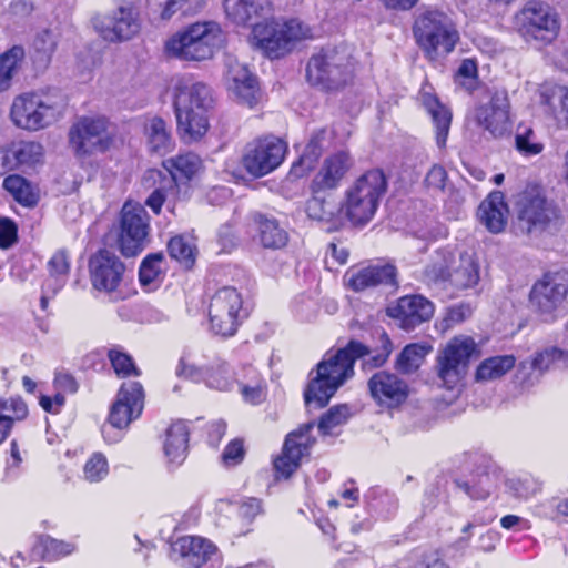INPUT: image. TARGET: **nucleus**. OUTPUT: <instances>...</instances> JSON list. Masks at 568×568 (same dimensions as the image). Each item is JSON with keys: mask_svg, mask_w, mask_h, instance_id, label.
I'll return each instance as SVG.
<instances>
[{"mask_svg": "<svg viewBox=\"0 0 568 568\" xmlns=\"http://www.w3.org/2000/svg\"><path fill=\"white\" fill-rule=\"evenodd\" d=\"M369 354V349L357 341H351L344 348L317 364V375L304 394L306 404L315 403L324 407L336 390L354 374V363Z\"/></svg>", "mask_w": 568, "mask_h": 568, "instance_id": "f257e3e1", "label": "nucleus"}, {"mask_svg": "<svg viewBox=\"0 0 568 568\" xmlns=\"http://www.w3.org/2000/svg\"><path fill=\"white\" fill-rule=\"evenodd\" d=\"M212 90L202 82L182 85L174 99L176 128L184 143L200 141L209 130V112L213 108Z\"/></svg>", "mask_w": 568, "mask_h": 568, "instance_id": "f03ea898", "label": "nucleus"}, {"mask_svg": "<svg viewBox=\"0 0 568 568\" xmlns=\"http://www.w3.org/2000/svg\"><path fill=\"white\" fill-rule=\"evenodd\" d=\"M413 34L425 58L432 62L445 59L459 41L452 19L437 9H425L415 19Z\"/></svg>", "mask_w": 568, "mask_h": 568, "instance_id": "7ed1b4c3", "label": "nucleus"}, {"mask_svg": "<svg viewBox=\"0 0 568 568\" xmlns=\"http://www.w3.org/2000/svg\"><path fill=\"white\" fill-rule=\"evenodd\" d=\"M223 43L224 36L216 23L197 22L174 33L165 43V52L182 61H204L211 59Z\"/></svg>", "mask_w": 568, "mask_h": 568, "instance_id": "20e7f679", "label": "nucleus"}, {"mask_svg": "<svg viewBox=\"0 0 568 568\" xmlns=\"http://www.w3.org/2000/svg\"><path fill=\"white\" fill-rule=\"evenodd\" d=\"M65 102L59 94L24 93L14 98L10 118L16 126L38 131L57 122L63 114Z\"/></svg>", "mask_w": 568, "mask_h": 568, "instance_id": "39448f33", "label": "nucleus"}, {"mask_svg": "<svg viewBox=\"0 0 568 568\" xmlns=\"http://www.w3.org/2000/svg\"><path fill=\"white\" fill-rule=\"evenodd\" d=\"M387 190V179L379 169L362 174L347 190L345 212L355 225L369 222L378 207L382 196Z\"/></svg>", "mask_w": 568, "mask_h": 568, "instance_id": "423d86ee", "label": "nucleus"}, {"mask_svg": "<svg viewBox=\"0 0 568 568\" xmlns=\"http://www.w3.org/2000/svg\"><path fill=\"white\" fill-rule=\"evenodd\" d=\"M354 71L351 53L346 48L322 50L313 55L306 68L307 81L323 90H337L347 84Z\"/></svg>", "mask_w": 568, "mask_h": 568, "instance_id": "0eeeda50", "label": "nucleus"}, {"mask_svg": "<svg viewBox=\"0 0 568 568\" xmlns=\"http://www.w3.org/2000/svg\"><path fill=\"white\" fill-rule=\"evenodd\" d=\"M308 37V27L297 20L284 23L270 20L253 24L250 43L271 59H276L288 52L295 42Z\"/></svg>", "mask_w": 568, "mask_h": 568, "instance_id": "6e6552de", "label": "nucleus"}, {"mask_svg": "<svg viewBox=\"0 0 568 568\" xmlns=\"http://www.w3.org/2000/svg\"><path fill=\"white\" fill-rule=\"evenodd\" d=\"M476 351L477 345L473 337L458 335L452 338L436 358L435 369L439 386L457 388L466 376L469 361Z\"/></svg>", "mask_w": 568, "mask_h": 568, "instance_id": "1a4fd4ad", "label": "nucleus"}, {"mask_svg": "<svg viewBox=\"0 0 568 568\" xmlns=\"http://www.w3.org/2000/svg\"><path fill=\"white\" fill-rule=\"evenodd\" d=\"M119 248L126 257L138 255L148 243L150 216L140 203L126 202L121 211Z\"/></svg>", "mask_w": 568, "mask_h": 568, "instance_id": "9d476101", "label": "nucleus"}, {"mask_svg": "<svg viewBox=\"0 0 568 568\" xmlns=\"http://www.w3.org/2000/svg\"><path fill=\"white\" fill-rule=\"evenodd\" d=\"M568 294V271L547 273L537 281L529 294L531 310L545 320L555 317Z\"/></svg>", "mask_w": 568, "mask_h": 568, "instance_id": "9b49d317", "label": "nucleus"}, {"mask_svg": "<svg viewBox=\"0 0 568 568\" xmlns=\"http://www.w3.org/2000/svg\"><path fill=\"white\" fill-rule=\"evenodd\" d=\"M520 34L527 41L552 42L559 31L557 14L546 4L528 2L516 17Z\"/></svg>", "mask_w": 568, "mask_h": 568, "instance_id": "f8f14e48", "label": "nucleus"}, {"mask_svg": "<svg viewBox=\"0 0 568 568\" xmlns=\"http://www.w3.org/2000/svg\"><path fill=\"white\" fill-rule=\"evenodd\" d=\"M215 510L220 514L217 525L235 537L250 534L255 518L264 513L263 500L255 497H245L236 505L226 499H220Z\"/></svg>", "mask_w": 568, "mask_h": 568, "instance_id": "ddd939ff", "label": "nucleus"}, {"mask_svg": "<svg viewBox=\"0 0 568 568\" xmlns=\"http://www.w3.org/2000/svg\"><path fill=\"white\" fill-rule=\"evenodd\" d=\"M171 558L182 568L221 567L217 547L211 540L199 536L178 538L172 544Z\"/></svg>", "mask_w": 568, "mask_h": 568, "instance_id": "4468645a", "label": "nucleus"}, {"mask_svg": "<svg viewBox=\"0 0 568 568\" xmlns=\"http://www.w3.org/2000/svg\"><path fill=\"white\" fill-rule=\"evenodd\" d=\"M285 153V143L280 139L271 136L248 143L243 152L241 162L251 175L260 178L280 166Z\"/></svg>", "mask_w": 568, "mask_h": 568, "instance_id": "2eb2a0df", "label": "nucleus"}, {"mask_svg": "<svg viewBox=\"0 0 568 568\" xmlns=\"http://www.w3.org/2000/svg\"><path fill=\"white\" fill-rule=\"evenodd\" d=\"M242 297L233 287H223L212 297L209 316L215 334L232 336L237 331Z\"/></svg>", "mask_w": 568, "mask_h": 568, "instance_id": "dca6fc26", "label": "nucleus"}, {"mask_svg": "<svg viewBox=\"0 0 568 568\" xmlns=\"http://www.w3.org/2000/svg\"><path fill=\"white\" fill-rule=\"evenodd\" d=\"M347 288L359 293L379 286L397 287L396 267L390 264H368L349 267L343 276Z\"/></svg>", "mask_w": 568, "mask_h": 568, "instance_id": "f3484780", "label": "nucleus"}, {"mask_svg": "<svg viewBox=\"0 0 568 568\" xmlns=\"http://www.w3.org/2000/svg\"><path fill=\"white\" fill-rule=\"evenodd\" d=\"M70 144L77 154L105 151L111 138L103 118H84L77 122L69 133Z\"/></svg>", "mask_w": 568, "mask_h": 568, "instance_id": "a211bd4d", "label": "nucleus"}, {"mask_svg": "<svg viewBox=\"0 0 568 568\" xmlns=\"http://www.w3.org/2000/svg\"><path fill=\"white\" fill-rule=\"evenodd\" d=\"M434 304L423 295H405L386 310L397 326L412 332L422 324L430 321L434 315Z\"/></svg>", "mask_w": 568, "mask_h": 568, "instance_id": "6ab92c4d", "label": "nucleus"}, {"mask_svg": "<svg viewBox=\"0 0 568 568\" xmlns=\"http://www.w3.org/2000/svg\"><path fill=\"white\" fill-rule=\"evenodd\" d=\"M93 27L109 42L128 41L140 31L136 13L131 7H119L111 14L95 17Z\"/></svg>", "mask_w": 568, "mask_h": 568, "instance_id": "aec40b11", "label": "nucleus"}, {"mask_svg": "<svg viewBox=\"0 0 568 568\" xmlns=\"http://www.w3.org/2000/svg\"><path fill=\"white\" fill-rule=\"evenodd\" d=\"M516 207L518 229L526 234L534 229L544 227L554 214L551 206L536 189H527L520 193Z\"/></svg>", "mask_w": 568, "mask_h": 568, "instance_id": "412c9836", "label": "nucleus"}, {"mask_svg": "<svg viewBox=\"0 0 568 568\" xmlns=\"http://www.w3.org/2000/svg\"><path fill=\"white\" fill-rule=\"evenodd\" d=\"M143 406L142 385L138 382L123 383L110 410V424L119 429L126 428L132 420L140 417Z\"/></svg>", "mask_w": 568, "mask_h": 568, "instance_id": "4be33fe9", "label": "nucleus"}, {"mask_svg": "<svg viewBox=\"0 0 568 568\" xmlns=\"http://www.w3.org/2000/svg\"><path fill=\"white\" fill-rule=\"evenodd\" d=\"M509 108L507 91H495L489 102L476 110V121L491 135L501 136L509 129Z\"/></svg>", "mask_w": 568, "mask_h": 568, "instance_id": "5701e85b", "label": "nucleus"}, {"mask_svg": "<svg viewBox=\"0 0 568 568\" xmlns=\"http://www.w3.org/2000/svg\"><path fill=\"white\" fill-rule=\"evenodd\" d=\"M372 397L379 404L389 407L400 405L408 397V385L396 374L379 371L368 379Z\"/></svg>", "mask_w": 568, "mask_h": 568, "instance_id": "b1692460", "label": "nucleus"}, {"mask_svg": "<svg viewBox=\"0 0 568 568\" xmlns=\"http://www.w3.org/2000/svg\"><path fill=\"white\" fill-rule=\"evenodd\" d=\"M123 272V263L109 251H100L90 260L92 285L99 291L112 292L116 290Z\"/></svg>", "mask_w": 568, "mask_h": 568, "instance_id": "393cba45", "label": "nucleus"}, {"mask_svg": "<svg viewBox=\"0 0 568 568\" xmlns=\"http://www.w3.org/2000/svg\"><path fill=\"white\" fill-rule=\"evenodd\" d=\"M352 165L349 155L338 152L325 159L312 181L313 192H326L336 189Z\"/></svg>", "mask_w": 568, "mask_h": 568, "instance_id": "a878e982", "label": "nucleus"}, {"mask_svg": "<svg viewBox=\"0 0 568 568\" xmlns=\"http://www.w3.org/2000/svg\"><path fill=\"white\" fill-rule=\"evenodd\" d=\"M568 367V353L550 347L539 352L530 361H524L519 365V374H525L521 382L532 384L539 376L549 368Z\"/></svg>", "mask_w": 568, "mask_h": 568, "instance_id": "bb28decb", "label": "nucleus"}, {"mask_svg": "<svg viewBox=\"0 0 568 568\" xmlns=\"http://www.w3.org/2000/svg\"><path fill=\"white\" fill-rule=\"evenodd\" d=\"M229 88L239 102L253 106L257 103L258 88L247 68L236 61L227 64Z\"/></svg>", "mask_w": 568, "mask_h": 568, "instance_id": "cd10ccee", "label": "nucleus"}, {"mask_svg": "<svg viewBox=\"0 0 568 568\" xmlns=\"http://www.w3.org/2000/svg\"><path fill=\"white\" fill-rule=\"evenodd\" d=\"M271 4L267 0H225L224 11L229 20L245 26L257 18H266Z\"/></svg>", "mask_w": 568, "mask_h": 568, "instance_id": "c85d7f7f", "label": "nucleus"}, {"mask_svg": "<svg viewBox=\"0 0 568 568\" xmlns=\"http://www.w3.org/2000/svg\"><path fill=\"white\" fill-rule=\"evenodd\" d=\"M507 212L503 193L493 192L479 205L478 217L491 233H499L505 229Z\"/></svg>", "mask_w": 568, "mask_h": 568, "instance_id": "c756f323", "label": "nucleus"}, {"mask_svg": "<svg viewBox=\"0 0 568 568\" xmlns=\"http://www.w3.org/2000/svg\"><path fill=\"white\" fill-rule=\"evenodd\" d=\"M143 135L152 152L166 153L173 146L171 130L161 116L152 115L144 119Z\"/></svg>", "mask_w": 568, "mask_h": 568, "instance_id": "7c9ffc66", "label": "nucleus"}, {"mask_svg": "<svg viewBox=\"0 0 568 568\" xmlns=\"http://www.w3.org/2000/svg\"><path fill=\"white\" fill-rule=\"evenodd\" d=\"M313 428V424L308 423L300 427L297 430L291 432L284 442L282 456L274 462H300L307 457L310 448L313 444L308 433Z\"/></svg>", "mask_w": 568, "mask_h": 568, "instance_id": "2f4dec72", "label": "nucleus"}, {"mask_svg": "<svg viewBox=\"0 0 568 568\" xmlns=\"http://www.w3.org/2000/svg\"><path fill=\"white\" fill-rule=\"evenodd\" d=\"M540 102L549 108L559 123L568 124V88L544 83L539 88Z\"/></svg>", "mask_w": 568, "mask_h": 568, "instance_id": "473e14b6", "label": "nucleus"}, {"mask_svg": "<svg viewBox=\"0 0 568 568\" xmlns=\"http://www.w3.org/2000/svg\"><path fill=\"white\" fill-rule=\"evenodd\" d=\"M479 282V266L471 254L463 253L449 271V284L457 290L474 287Z\"/></svg>", "mask_w": 568, "mask_h": 568, "instance_id": "72a5a7b5", "label": "nucleus"}, {"mask_svg": "<svg viewBox=\"0 0 568 568\" xmlns=\"http://www.w3.org/2000/svg\"><path fill=\"white\" fill-rule=\"evenodd\" d=\"M189 436L190 432L184 423L175 422L171 424L163 444L165 457L172 462L176 459L184 460L189 452Z\"/></svg>", "mask_w": 568, "mask_h": 568, "instance_id": "f704fd0d", "label": "nucleus"}, {"mask_svg": "<svg viewBox=\"0 0 568 568\" xmlns=\"http://www.w3.org/2000/svg\"><path fill=\"white\" fill-rule=\"evenodd\" d=\"M203 166L201 158L186 152L165 161V168L170 171L174 181L191 180Z\"/></svg>", "mask_w": 568, "mask_h": 568, "instance_id": "c9c22d12", "label": "nucleus"}, {"mask_svg": "<svg viewBox=\"0 0 568 568\" xmlns=\"http://www.w3.org/2000/svg\"><path fill=\"white\" fill-rule=\"evenodd\" d=\"M325 148L326 131L320 130L315 132L310 139V142L305 146V150L300 156L298 162L293 165L292 173L298 176L302 175L305 171L311 170Z\"/></svg>", "mask_w": 568, "mask_h": 568, "instance_id": "e433bc0d", "label": "nucleus"}, {"mask_svg": "<svg viewBox=\"0 0 568 568\" xmlns=\"http://www.w3.org/2000/svg\"><path fill=\"white\" fill-rule=\"evenodd\" d=\"M430 349L432 347L427 344L413 343L406 345L396 358L395 368L403 374L416 372Z\"/></svg>", "mask_w": 568, "mask_h": 568, "instance_id": "4c0bfd02", "label": "nucleus"}, {"mask_svg": "<svg viewBox=\"0 0 568 568\" xmlns=\"http://www.w3.org/2000/svg\"><path fill=\"white\" fill-rule=\"evenodd\" d=\"M260 239L263 246L282 248L287 244L288 234L275 219L258 215Z\"/></svg>", "mask_w": 568, "mask_h": 568, "instance_id": "58836bf2", "label": "nucleus"}, {"mask_svg": "<svg viewBox=\"0 0 568 568\" xmlns=\"http://www.w3.org/2000/svg\"><path fill=\"white\" fill-rule=\"evenodd\" d=\"M58 34L51 30H42L33 41V62L39 69H45L57 50Z\"/></svg>", "mask_w": 568, "mask_h": 568, "instance_id": "ea45409f", "label": "nucleus"}, {"mask_svg": "<svg viewBox=\"0 0 568 568\" xmlns=\"http://www.w3.org/2000/svg\"><path fill=\"white\" fill-rule=\"evenodd\" d=\"M337 211L338 204L325 192H313V196L306 203V213L313 220L329 221Z\"/></svg>", "mask_w": 568, "mask_h": 568, "instance_id": "a19ab883", "label": "nucleus"}, {"mask_svg": "<svg viewBox=\"0 0 568 568\" xmlns=\"http://www.w3.org/2000/svg\"><path fill=\"white\" fill-rule=\"evenodd\" d=\"M515 362L511 355L487 358L477 367L476 379L486 382L499 378L514 367Z\"/></svg>", "mask_w": 568, "mask_h": 568, "instance_id": "79ce46f5", "label": "nucleus"}, {"mask_svg": "<svg viewBox=\"0 0 568 568\" xmlns=\"http://www.w3.org/2000/svg\"><path fill=\"white\" fill-rule=\"evenodd\" d=\"M75 550L73 544L51 538L50 536H41L38 539L33 551L41 555L43 559L52 561L64 556L71 555Z\"/></svg>", "mask_w": 568, "mask_h": 568, "instance_id": "37998d69", "label": "nucleus"}, {"mask_svg": "<svg viewBox=\"0 0 568 568\" xmlns=\"http://www.w3.org/2000/svg\"><path fill=\"white\" fill-rule=\"evenodd\" d=\"M3 187L24 206H33L38 202V195L30 183L20 175H9L3 180Z\"/></svg>", "mask_w": 568, "mask_h": 568, "instance_id": "c03bdc74", "label": "nucleus"}, {"mask_svg": "<svg viewBox=\"0 0 568 568\" xmlns=\"http://www.w3.org/2000/svg\"><path fill=\"white\" fill-rule=\"evenodd\" d=\"M452 254L446 252L437 253L436 257L425 267L424 280L428 284L442 285L449 282L448 264Z\"/></svg>", "mask_w": 568, "mask_h": 568, "instance_id": "a18cd8bd", "label": "nucleus"}, {"mask_svg": "<svg viewBox=\"0 0 568 568\" xmlns=\"http://www.w3.org/2000/svg\"><path fill=\"white\" fill-rule=\"evenodd\" d=\"M23 55L24 51L21 47H13L0 54V92L10 88L13 72Z\"/></svg>", "mask_w": 568, "mask_h": 568, "instance_id": "49530a36", "label": "nucleus"}, {"mask_svg": "<svg viewBox=\"0 0 568 568\" xmlns=\"http://www.w3.org/2000/svg\"><path fill=\"white\" fill-rule=\"evenodd\" d=\"M351 415V408L347 405H336L331 407L320 419V433L322 435H334L335 429L344 425Z\"/></svg>", "mask_w": 568, "mask_h": 568, "instance_id": "de8ad7c7", "label": "nucleus"}, {"mask_svg": "<svg viewBox=\"0 0 568 568\" xmlns=\"http://www.w3.org/2000/svg\"><path fill=\"white\" fill-rule=\"evenodd\" d=\"M429 113L432 114L433 122L436 126V141L439 148L445 146L450 122L452 114L448 109L434 100L429 106Z\"/></svg>", "mask_w": 568, "mask_h": 568, "instance_id": "09e8293b", "label": "nucleus"}, {"mask_svg": "<svg viewBox=\"0 0 568 568\" xmlns=\"http://www.w3.org/2000/svg\"><path fill=\"white\" fill-rule=\"evenodd\" d=\"M515 144L517 150L526 156L537 155L544 150V144L538 140L535 131L526 126L518 129Z\"/></svg>", "mask_w": 568, "mask_h": 568, "instance_id": "8fccbe9b", "label": "nucleus"}, {"mask_svg": "<svg viewBox=\"0 0 568 568\" xmlns=\"http://www.w3.org/2000/svg\"><path fill=\"white\" fill-rule=\"evenodd\" d=\"M168 252L170 256L186 266L193 265L195 253L193 245L181 235L172 237L168 243Z\"/></svg>", "mask_w": 568, "mask_h": 568, "instance_id": "3c124183", "label": "nucleus"}, {"mask_svg": "<svg viewBox=\"0 0 568 568\" xmlns=\"http://www.w3.org/2000/svg\"><path fill=\"white\" fill-rule=\"evenodd\" d=\"M508 488L521 499H528L541 490V483L531 475H524L507 480Z\"/></svg>", "mask_w": 568, "mask_h": 568, "instance_id": "603ef678", "label": "nucleus"}, {"mask_svg": "<svg viewBox=\"0 0 568 568\" xmlns=\"http://www.w3.org/2000/svg\"><path fill=\"white\" fill-rule=\"evenodd\" d=\"M28 415L27 404L19 397L0 399V419H6L12 427L16 420H22Z\"/></svg>", "mask_w": 568, "mask_h": 568, "instance_id": "864d4df0", "label": "nucleus"}, {"mask_svg": "<svg viewBox=\"0 0 568 568\" xmlns=\"http://www.w3.org/2000/svg\"><path fill=\"white\" fill-rule=\"evenodd\" d=\"M108 356L118 376L128 377L140 374L130 355L113 348L109 351Z\"/></svg>", "mask_w": 568, "mask_h": 568, "instance_id": "5fc2aeb1", "label": "nucleus"}, {"mask_svg": "<svg viewBox=\"0 0 568 568\" xmlns=\"http://www.w3.org/2000/svg\"><path fill=\"white\" fill-rule=\"evenodd\" d=\"M162 253H154L146 256L140 266L139 277L142 285H149L161 273Z\"/></svg>", "mask_w": 568, "mask_h": 568, "instance_id": "6e6d98bb", "label": "nucleus"}, {"mask_svg": "<svg viewBox=\"0 0 568 568\" xmlns=\"http://www.w3.org/2000/svg\"><path fill=\"white\" fill-rule=\"evenodd\" d=\"M13 148L20 165L33 164L38 162L42 155V146L37 142H19L13 144Z\"/></svg>", "mask_w": 568, "mask_h": 568, "instance_id": "4d7b16f0", "label": "nucleus"}, {"mask_svg": "<svg viewBox=\"0 0 568 568\" xmlns=\"http://www.w3.org/2000/svg\"><path fill=\"white\" fill-rule=\"evenodd\" d=\"M477 75L478 70L476 62L471 59H465L460 63L455 78L458 84L464 87L467 91H471L476 87Z\"/></svg>", "mask_w": 568, "mask_h": 568, "instance_id": "13d9d810", "label": "nucleus"}, {"mask_svg": "<svg viewBox=\"0 0 568 568\" xmlns=\"http://www.w3.org/2000/svg\"><path fill=\"white\" fill-rule=\"evenodd\" d=\"M176 375L197 382L210 376V369L204 366H197L191 363L187 357L183 356L176 367Z\"/></svg>", "mask_w": 568, "mask_h": 568, "instance_id": "bf43d9fd", "label": "nucleus"}, {"mask_svg": "<svg viewBox=\"0 0 568 568\" xmlns=\"http://www.w3.org/2000/svg\"><path fill=\"white\" fill-rule=\"evenodd\" d=\"M240 392L244 400L253 405L262 403L265 398L264 385L258 377L250 383H241Z\"/></svg>", "mask_w": 568, "mask_h": 568, "instance_id": "052dcab7", "label": "nucleus"}, {"mask_svg": "<svg viewBox=\"0 0 568 568\" xmlns=\"http://www.w3.org/2000/svg\"><path fill=\"white\" fill-rule=\"evenodd\" d=\"M378 341L379 348L376 351V354L369 357V359L366 362V364L371 365L372 367L383 366L393 352V343L385 332L381 333Z\"/></svg>", "mask_w": 568, "mask_h": 568, "instance_id": "680f3d73", "label": "nucleus"}, {"mask_svg": "<svg viewBox=\"0 0 568 568\" xmlns=\"http://www.w3.org/2000/svg\"><path fill=\"white\" fill-rule=\"evenodd\" d=\"M18 240V227L9 219H0V247L8 248Z\"/></svg>", "mask_w": 568, "mask_h": 568, "instance_id": "e2e57ef3", "label": "nucleus"}, {"mask_svg": "<svg viewBox=\"0 0 568 568\" xmlns=\"http://www.w3.org/2000/svg\"><path fill=\"white\" fill-rule=\"evenodd\" d=\"M49 272L52 276H64L69 272V261L64 251L55 252L48 262Z\"/></svg>", "mask_w": 568, "mask_h": 568, "instance_id": "0e129e2a", "label": "nucleus"}, {"mask_svg": "<svg viewBox=\"0 0 568 568\" xmlns=\"http://www.w3.org/2000/svg\"><path fill=\"white\" fill-rule=\"evenodd\" d=\"M447 173L440 165H434L425 178V183L428 187L435 190H443L445 187Z\"/></svg>", "mask_w": 568, "mask_h": 568, "instance_id": "69168bd1", "label": "nucleus"}, {"mask_svg": "<svg viewBox=\"0 0 568 568\" xmlns=\"http://www.w3.org/2000/svg\"><path fill=\"white\" fill-rule=\"evenodd\" d=\"M109 474L108 464H84L83 476L89 483H98Z\"/></svg>", "mask_w": 568, "mask_h": 568, "instance_id": "338daca9", "label": "nucleus"}, {"mask_svg": "<svg viewBox=\"0 0 568 568\" xmlns=\"http://www.w3.org/2000/svg\"><path fill=\"white\" fill-rule=\"evenodd\" d=\"M471 314V308L468 305H457L450 307L447 312L445 321L450 325L458 324L465 321Z\"/></svg>", "mask_w": 568, "mask_h": 568, "instance_id": "774afa93", "label": "nucleus"}]
</instances>
